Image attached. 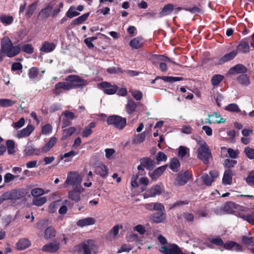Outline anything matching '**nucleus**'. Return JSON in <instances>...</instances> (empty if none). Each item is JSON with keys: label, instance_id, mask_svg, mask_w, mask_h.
Here are the masks:
<instances>
[{"label": "nucleus", "instance_id": "nucleus-34", "mask_svg": "<svg viewBox=\"0 0 254 254\" xmlns=\"http://www.w3.org/2000/svg\"><path fill=\"white\" fill-rule=\"evenodd\" d=\"M147 209L150 211L158 210L159 209H163V204L160 202L149 203L145 205Z\"/></svg>", "mask_w": 254, "mask_h": 254}, {"label": "nucleus", "instance_id": "nucleus-21", "mask_svg": "<svg viewBox=\"0 0 254 254\" xmlns=\"http://www.w3.org/2000/svg\"><path fill=\"white\" fill-rule=\"evenodd\" d=\"M238 217L246 221L249 224L254 225V208L248 213H239Z\"/></svg>", "mask_w": 254, "mask_h": 254}, {"label": "nucleus", "instance_id": "nucleus-10", "mask_svg": "<svg viewBox=\"0 0 254 254\" xmlns=\"http://www.w3.org/2000/svg\"><path fill=\"white\" fill-rule=\"evenodd\" d=\"M157 211L153 213L150 219L153 223H161L165 221L166 219V213L165 212V207L163 205V209H159Z\"/></svg>", "mask_w": 254, "mask_h": 254}, {"label": "nucleus", "instance_id": "nucleus-5", "mask_svg": "<svg viewBox=\"0 0 254 254\" xmlns=\"http://www.w3.org/2000/svg\"><path fill=\"white\" fill-rule=\"evenodd\" d=\"M65 80L70 84L71 89L83 88L88 84L87 80H84L77 75H69L65 77Z\"/></svg>", "mask_w": 254, "mask_h": 254}, {"label": "nucleus", "instance_id": "nucleus-63", "mask_svg": "<svg viewBox=\"0 0 254 254\" xmlns=\"http://www.w3.org/2000/svg\"><path fill=\"white\" fill-rule=\"evenodd\" d=\"M227 153L229 155V156L232 159L237 158L239 153V151L238 150H235L231 148L228 149Z\"/></svg>", "mask_w": 254, "mask_h": 254}, {"label": "nucleus", "instance_id": "nucleus-27", "mask_svg": "<svg viewBox=\"0 0 254 254\" xmlns=\"http://www.w3.org/2000/svg\"><path fill=\"white\" fill-rule=\"evenodd\" d=\"M24 152L27 156L40 155L39 149L36 148L33 145H26Z\"/></svg>", "mask_w": 254, "mask_h": 254}, {"label": "nucleus", "instance_id": "nucleus-28", "mask_svg": "<svg viewBox=\"0 0 254 254\" xmlns=\"http://www.w3.org/2000/svg\"><path fill=\"white\" fill-rule=\"evenodd\" d=\"M233 173L230 169H228L224 172L222 182L225 185H231L232 183Z\"/></svg>", "mask_w": 254, "mask_h": 254}, {"label": "nucleus", "instance_id": "nucleus-45", "mask_svg": "<svg viewBox=\"0 0 254 254\" xmlns=\"http://www.w3.org/2000/svg\"><path fill=\"white\" fill-rule=\"evenodd\" d=\"M6 147L8 154H13L15 153V143L12 140H7L6 141Z\"/></svg>", "mask_w": 254, "mask_h": 254}, {"label": "nucleus", "instance_id": "nucleus-20", "mask_svg": "<svg viewBox=\"0 0 254 254\" xmlns=\"http://www.w3.org/2000/svg\"><path fill=\"white\" fill-rule=\"evenodd\" d=\"M250 51L249 42L246 39L241 40L237 47V51L243 54L249 53Z\"/></svg>", "mask_w": 254, "mask_h": 254}, {"label": "nucleus", "instance_id": "nucleus-47", "mask_svg": "<svg viewBox=\"0 0 254 254\" xmlns=\"http://www.w3.org/2000/svg\"><path fill=\"white\" fill-rule=\"evenodd\" d=\"M161 79H162L165 82H174L184 80V78L183 77H174L168 76H162Z\"/></svg>", "mask_w": 254, "mask_h": 254}, {"label": "nucleus", "instance_id": "nucleus-11", "mask_svg": "<svg viewBox=\"0 0 254 254\" xmlns=\"http://www.w3.org/2000/svg\"><path fill=\"white\" fill-rule=\"evenodd\" d=\"M84 191V189L81 186H76L69 191L68 193V198L76 202L80 200V194Z\"/></svg>", "mask_w": 254, "mask_h": 254}, {"label": "nucleus", "instance_id": "nucleus-2", "mask_svg": "<svg viewBox=\"0 0 254 254\" xmlns=\"http://www.w3.org/2000/svg\"><path fill=\"white\" fill-rule=\"evenodd\" d=\"M197 158L205 165L209 163V159L212 158L210 149L206 142L202 143L197 149Z\"/></svg>", "mask_w": 254, "mask_h": 254}, {"label": "nucleus", "instance_id": "nucleus-46", "mask_svg": "<svg viewBox=\"0 0 254 254\" xmlns=\"http://www.w3.org/2000/svg\"><path fill=\"white\" fill-rule=\"evenodd\" d=\"M47 201L46 197H34L32 199V204L37 206H41Z\"/></svg>", "mask_w": 254, "mask_h": 254}, {"label": "nucleus", "instance_id": "nucleus-25", "mask_svg": "<svg viewBox=\"0 0 254 254\" xmlns=\"http://www.w3.org/2000/svg\"><path fill=\"white\" fill-rule=\"evenodd\" d=\"M34 129V127L31 124H29L25 128L20 131V132L17 134V137L18 138L26 137L30 135Z\"/></svg>", "mask_w": 254, "mask_h": 254}, {"label": "nucleus", "instance_id": "nucleus-41", "mask_svg": "<svg viewBox=\"0 0 254 254\" xmlns=\"http://www.w3.org/2000/svg\"><path fill=\"white\" fill-rule=\"evenodd\" d=\"M0 21L4 25H9L12 23L13 18L10 15L2 14L0 15Z\"/></svg>", "mask_w": 254, "mask_h": 254}, {"label": "nucleus", "instance_id": "nucleus-51", "mask_svg": "<svg viewBox=\"0 0 254 254\" xmlns=\"http://www.w3.org/2000/svg\"><path fill=\"white\" fill-rule=\"evenodd\" d=\"M242 241L243 244L248 246H254V237H248L243 236L242 237Z\"/></svg>", "mask_w": 254, "mask_h": 254}, {"label": "nucleus", "instance_id": "nucleus-49", "mask_svg": "<svg viewBox=\"0 0 254 254\" xmlns=\"http://www.w3.org/2000/svg\"><path fill=\"white\" fill-rule=\"evenodd\" d=\"M36 7H37V3L36 2H34V3L31 4L30 5H29L28 6V8L27 9L26 16L27 17H29V18L30 17L33 15L34 12H35V11L36 9Z\"/></svg>", "mask_w": 254, "mask_h": 254}, {"label": "nucleus", "instance_id": "nucleus-29", "mask_svg": "<svg viewBox=\"0 0 254 254\" xmlns=\"http://www.w3.org/2000/svg\"><path fill=\"white\" fill-rule=\"evenodd\" d=\"M96 126V123L95 122H91L82 131L81 135L83 137H88L92 133V129Z\"/></svg>", "mask_w": 254, "mask_h": 254}, {"label": "nucleus", "instance_id": "nucleus-52", "mask_svg": "<svg viewBox=\"0 0 254 254\" xmlns=\"http://www.w3.org/2000/svg\"><path fill=\"white\" fill-rule=\"evenodd\" d=\"M246 182L249 186L254 187V171H252L249 173Z\"/></svg>", "mask_w": 254, "mask_h": 254}, {"label": "nucleus", "instance_id": "nucleus-56", "mask_svg": "<svg viewBox=\"0 0 254 254\" xmlns=\"http://www.w3.org/2000/svg\"><path fill=\"white\" fill-rule=\"evenodd\" d=\"M133 248V246L129 244H125L122 245L121 248L118 250V253L123 252H128Z\"/></svg>", "mask_w": 254, "mask_h": 254}, {"label": "nucleus", "instance_id": "nucleus-64", "mask_svg": "<svg viewBox=\"0 0 254 254\" xmlns=\"http://www.w3.org/2000/svg\"><path fill=\"white\" fill-rule=\"evenodd\" d=\"M156 159L157 162L166 161L167 156L164 153L159 151L156 156Z\"/></svg>", "mask_w": 254, "mask_h": 254}, {"label": "nucleus", "instance_id": "nucleus-50", "mask_svg": "<svg viewBox=\"0 0 254 254\" xmlns=\"http://www.w3.org/2000/svg\"><path fill=\"white\" fill-rule=\"evenodd\" d=\"M39 74V69L36 67H32L28 70V76L30 79H34Z\"/></svg>", "mask_w": 254, "mask_h": 254}, {"label": "nucleus", "instance_id": "nucleus-24", "mask_svg": "<svg viewBox=\"0 0 254 254\" xmlns=\"http://www.w3.org/2000/svg\"><path fill=\"white\" fill-rule=\"evenodd\" d=\"M12 45L11 41L8 37L3 38L1 41V51L0 52H2L3 54H5Z\"/></svg>", "mask_w": 254, "mask_h": 254}, {"label": "nucleus", "instance_id": "nucleus-3", "mask_svg": "<svg viewBox=\"0 0 254 254\" xmlns=\"http://www.w3.org/2000/svg\"><path fill=\"white\" fill-rule=\"evenodd\" d=\"M165 63H171L176 65H180L166 56L163 55H154L153 56L152 59L153 64L155 66L159 64L160 68L162 72H165L167 70V65Z\"/></svg>", "mask_w": 254, "mask_h": 254}, {"label": "nucleus", "instance_id": "nucleus-37", "mask_svg": "<svg viewBox=\"0 0 254 254\" xmlns=\"http://www.w3.org/2000/svg\"><path fill=\"white\" fill-rule=\"evenodd\" d=\"M180 167V163L178 158L174 157L172 158L170 162L169 168L174 172H177L178 168Z\"/></svg>", "mask_w": 254, "mask_h": 254}, {"label": "nucleus", "instance_id": "nucleus-6", "mask_svg": "<svg viewBox=\"0 0 254 254\" xmlns=\"http://www.w3.org/2000/svg\"><path fill=\"white\" fill-rule=\"evenodd\" d=\"M140 165L137 166L138 174L143 175L145 174L144 168H146L149 171L153 170L155 167V161L148 157H144L139 159Z\"/></svg>", "mask_w": 254, "mask_h": 254}, {"label": "nucleus", "instance_id": "nucleus-31", "mask_svg": "<svg viewBox=\"0 0 254 254\" xmlns=\"http://www.w3.org/2000/svg\"><path fill=\"white\" fill-rule=\"evenodd\" d=\"M174 5L173 4L169 3L166 4L159 12L160 17H163L170 14L174 10Z\"/></svg>", "mask_w": 254, "mask_h": 254}, {"label": "nucleus", "instance_id": "nucleus-18", "mask_svg": "<svg viewBox=\"0 0 254 254\" xmlns=\"http://www.w3.org/2000/svg\"><path fill=\"white\" fill-rule=\"evenodd\" d=\"M95 173L101 177L105 179L108 175V169L107 167L102 163H100L95 167Z\"/></svg>", "mask_w": 254, "mask_h": 254}, {"label": "nucleus", "instance_id": "nucleus-60", "mask_svg": "<svg viewBox=\"0 0 254 254\" xmlns=\"http://www.w3.org/2000/svg\"><path fill=\"white\" fill-rule=\"evenodd\" d=\"M74 9V7L71 6L68 11L66 13V16L69 18H72L73 17L78 16L80 13L76 11H72V9Z\"/></svg>", "mask_w": 254, "mask_h": 254}, {"label": "nucleus", "instance_id": "nucleus-9", "mask_svg": "<svg viewBox=\"0 0 254 254\" xmlns=\"http://www.w3.org/2000/svg\"><path fill=\"white\" fill-rule=\"evenodd\" d=\"M71 89V86L69 82H59L55 85L52 90L53 93L56 96H59L63 93V91H68Z\"/></svg>", "mask_w": 254, "mask_h": 254}, {"label": "nucleus", "instance_id": "nucleus-7", "mask_svg": "<svg viewBox=\"0 0 254 254\" xmlns=\"http://www.w3.org/2000/svg\"><path fill=\"white\" fill-rule=\"evenodd\" d=\"M81 176L75 171H71L68 173L64 184L72 186L74 187L81 186Z\"/></svg>", "mask_w": 254, "mask_h": 254}, {"label": "nucleus", "instance_id": "nucleus-30", "mask_svg": "<svg viewBox=\"0 0 254 254\" xmlns=\"http://www.w3.org/2000/svg\"><path fill=\"white\" fill-rule=\"evenodd\" d=\"M95 223V220L92 217H87L84 219L79 220L77 222V225L83 227L85 226L91 225L94 224Z\"/></svg>", "mask_w": 254, "mask_h": 254}, {"label": "nucleus", "instance_id": "nucleus-38", "mask_svg": "<svg viewBox=\"0 0 254 254\" xmlns=\"http://www.w3.org/2000/svg\"><path fill=\"white\" fill-rule=\"evenodd\" d=\"M76 129L73 127H69L67 128L63 129V134L62 137V140H64L71 135H72L75 132Z\"/></svg>", "mask_w": 254, "mask_h": 254}, {"label": "nucleus", "instance_id": "nucleus-42", "mask_svg": "<svg viewBox=\"0 0 254 254\" xmlns=\"http://www.w3.org/2000/svg\"><path fill=\"white\" fill-rule=\"evenodd\" d=\"M56 231L52 227H48L45 231L44 238L47 240L51 239L56 236Z\"/></svg>", "mask_w": 254, "mask_h": 254}, {"label": "nucleus", "instance_id": "nucleus-19", "mask_svg": "<svg viewBox=\"0 0 254 254\" xmlns=\"http://www.w3.org/2000/svg\"><path fill=\"white\" fill-rule=\"evenodd\" d=\"M168 165H165L158 167L152 172H149L148 175L153 181H156L165 172Z\"/></svg>", "mask_w": 254, "mask_h": 254}, {"label": "nucleus", "instance_id": "nucleus-15", "mask_svg": "<svg viewBox=\"0 0 254 254\" xmlns=\"http://www.w3.org/2000/svg\"><path fill=\"white\" fill-rule=\"evenodd\" d=\"M162 193V190L160 186L156 185L152 187L148 190L144 194V197L145 198L148 197H154L156 195H159Z\"/></svg>", "mask_w": 254, "mask_h": 254}, {"label": "nucleus", "instance_id": "nucleus-33", "mask_svg": "<svg viewBox=\"0 0 254 254\" xmlns=\"http://www.w3.org/2000/svg\"><path fill=\"white\" fill-rule=\"evenodd\" d=\"M20 51V48L18 46H12L5 53L8 57H13L17 55Z\"/></svg>", "mask_w": 254, "mask_h": 254}, {"label": "nucleus", "instance_id": "nucleus-23", "mask_svg": "<svg viewBox=\"0 0 254 254\" xmlns=\"http://www.w3.org/2000/svg\"><path fill=\"white\" fill-rule=\"evenodd\" d=\"M59 248V243H58L56 242H53L43 246L42 247V251L45 252L53 253L57 252Z\"/></svg>", "mask_w": 254, "mask_h": 254}, {"label": "nucleus", "instance_id": "nucleus-61", "mask_svg": "<svg viewBox=\"0 0 254 254\" xmlns=\"http://www.w3.org/2000/svg\"><path fill=\"white\" fill-rule=\"evenodd\" d=\"M202 179L204 183L208 186H211L212 182L213 181V180L206 173L202 174Z\"/></svg>", "mask_w": 254, "mask_h": 254}, {"label": "nucleus", "instance_id": "nucleus-35", "mask_svg": "<svg viewBox=\"0 0 254 254\" xmlns=\"http://www.w3.org/2000/svg\"><path fill=\"white\" fill-rule=\"evenodd\" d=\"M137 105L135 102L133 100H129L126 105V109L127 112L130 115L135 111Z\"/></svg>", "mask_w": 254, "mask_h": 254}, {"label": "nucleus", "instance_id": "nucleus-8", "mask_svg": "<svg viewBox=\"0 0 254 254\" xmlns=\"http://www.w3.org/2000/svg\"><path fill=\"white\" fill-rule=\"evenodd\" d=\"M93 241L91 240H88L86 242L80 243L73 248L74 251L78 253L83 252V254H91Z\"/></svg>", "mask_w": 254, "mask_h": 254}, {"label": "nucleus", "instance_id": "nucleus-53", "mask_svg": "<svg viewBox=\"0 0 254 254\" xmlns=\"http://www.w3.org/2000/svg\"><path fill=\"white\" fill-rule=\"evenodd\" d=\"M21 50L22 52L28 54H31L34 52V48L32 45L30 44L24 45L21 48Z\"/></svg>", "mask_w": 254, "mask_h": 254}, {"label": "nucleus", "instance_id": "nucleus-62", "mask_svg": "<svg viewBox=\"0 0 254 254\" xmlns=\"http://www.w3.org/2000/svg\"><path fill=\"white\" fill-rule=\"evenodd\" d=\"M59 201H56L51 203L49 206V211L51 213L56 212L59 206Z\"/></svg>", "mask_w": 254, "mask_h": 254}, {"label": "nucleus", "instance_id": "nucleus-13", "mask_svg": "<svg viewBox=\"0 0 254 254\" xmlns=\"http://www.w3.org/2000/svg\"><path fill=\"white\" fill-rule=\"evenodd\" d=\"M101 88L103 89L105 94L107 95H113L115 94L118 89V87L117 85H112L110 83L104 81L100 84Z\"/></svg>", "mask_w": 254, "mask_h": 254}, {"label": "nucleus", "instance_id": "nucleus-58", "mask_svg": "<svg viewBox=\"0 0 254 254\" xmlns=\"http://www.w3.org/2000/svg\"><path fill=\"white\" fill-rule=\"evenodd\" d=\"M237 163V161L234 160L226 159L224 160V166L226 168H232Z\"/></svg>", "mask_w": 254, "mask_h": 254}, {"label": "nucleus", "instance_id": "nucleus-1", "mask_svg": "<svg viewBox=\"0 0 254 254\" xmlns=\"http://www.w3.org/2000/svg\"><path fill=\"white\" fill-rule=\"evenodd\" d=\"M25 195V191L23 189H14L6 191L0 196V204L5 200H16L24 197Z\"/></svg>", "mask_w": 254, "mask_h": 254}, {"label": "nucleus", "instance_id": "nucleus-40", "mask_svg": "<svg viewBox=\"0 0 254 254\" xmlns=\"http://www.w3.org/2000/svg\"><path fill=\"white\" fill-rule=\"evenodd\" d=\"M53 7L49 4L45 7L43 8L40 11L39 15L41 16L43 19H46L49 17L50 12L52 10Z\"/></svg>", "mask_w": 254, "mask_h": 254}, {"label": "nucleus", "instance_id": "nucleus-39", "mask_svg": "<svg viewBox=\"0 0 254 254\" xmlns=\"http://www.w3.org/2000/svg\"><path fill=\"white\" fill-rule=\"evenodd\" d=\"M237 80L238 83L244 86H248L250 83L249 78L245 73L238 76Z\"/></svg>", "mask_w": 254, "mask_h": 254}, {"label": "nucleus", "instance_id": "nucleus-59", "mask_svg": "<svg viewBox=\"0 0 254 254\" xmlns=\"http://www.w3.org/2000/svg\"><path fill=\"white\" fill-rule=\"evenodd\" d=\"M189 151V149L187 147L181 146L179 148L178 155L179 157H180L182 158L186 156L187 152Z\"/></svg>", "mask_w": 254, "mask_h": 254}, {"label": "nucleus", "instance_id": "nucleus-17", "mask_svg": "<svg viewBox=\"0 0 254 254\" xmlns=\"http://www.w3.org/2000/svg\"><path fill=\"white\" fill-rule=\"evenodd\" d=\"M237 55V51L233 50L230 53L224 55L223 56L219 59L216 64L222 65L228 62L232 61L236 57Z\"/></svg>", "mask_w": 254, "mask_h": 254}, {"label": "nucleus", "instance_id": "nucleus-32", "mask_svg": "<svg viewBox=\"0 0 254 254\" xmlns=\"http://www.w3.org/2000/svg\"><path fill=\"white\" fill-rule=\"evenodd\" d=\"M55 45L54 43L45 41L42 44L40 50L45 53H50L52 52L55 49Z\"/></svg>", "mask_w": 254, "mask_h": 254}, {"label": "nucleus", "instance_id": "nucleus-14", "mask_svg": "<svg viewBox=\"0 0 254 254\" xmlns=\"http://www.w3.org/2000/svg\"><path fill=\"white\" fill-rule=\"evenodd\" d=\"M192 176L191 172L188 170L183 174L179 175L176 178L175 181L178 185L183 186L189 181Z\"/></svg>", "mask_w": 254, "mask_h": 254}, {"label": "nucleus", "instance_id": "nucleus-54", "mask_svg": "<svg viewBox=\"0 0 254 254\" xmlns=\"http://www.w3.org/2000/svg\"><path fill=\"white\" fill-rule=\"evenodd\" d=\"M190 201L188 200H179L172 205H170L169 209H173L176 207H180L183 205H187L189 203Z\"/></svg>", "mask_w": 254, "mask_h": 254}, {"label": "nucleus", "instance_id": "nucleus-26", "mask_svg": "<svg viewBox=\"0 0 254 254\" xmlns=\"http://www.w3.org/2000/svg\"><path fill=\"white\" fill-rule=\"evenodd\" d=\"M31 245L30 241L27 238H22L18 240L16 244V249L19 251L23 250Z\"/></svg>", "mask_w": 254, "mask_h": 254}, {"label": "nucleus", "instance_id": "nucleus-16", "mask_svg": "<svg viewBox=\"0 0 254 254\" xmlns=\"http://www.w3.org/2000/svg\"><path fill=\"white\" fill-rule=\"evenodd\" d=\"M248 71V69L246 66L242 64H237L235 66L231 67L229 70L228 73L231 75H235L237 74H244Z\"/></svg>", "mask_w": 254, "mask_h": 254}, {"label": "nucleus", "instance_id": "nucleus-4", "mask_svg": "<svg viewBox=\"0 0 254 254\" xmlns=\"http://www.w3.org/2000/svg\"><path fill=\"white\" fill-rule=\"evenodd\" d=\"M107 123L109 126H113L119 130L124 129L127 125V120L119 115L109 116L107 119Z\"/></svg>", "mask_w": 254, "mask_h": 254}, {"label": "nucleus", "instance_id": "nucleus-55", "mask_svg": "<svg viewBox=\"0 0 254 254\" xmlns=\"http://www.w3.org/2000/svg\"><path fill=\"white\" fill-rule=\"evenodd\" d=\"M31 193L34 197H37L43 195L44 193V190L41 188H35L32 190Z\"/></svg>", "mask_w": 254, "mask_h": 254}, {"label": "nucleus", "instance_id": "nucleus-43", "mask_svg": "<svg viewBox=\"0 0 254 254\" xmlns=\"http://www.w3.org/2000/svg\"><path fill=\"white\" fill-rule=\"evenodd\" d=\"M224 76L221 74H215L211 79V83L213 86H217L223 80Z\"/></svg>", "mask_w": 254, "mask_h": 254}, {"label": "nucleus", "instance_id": "nucleus-48", "mask_svg": "<svg viewBox=\"0 0 254 254\" xmlns=\"http://www.w3.org/2000/svg\"><path fill=\"white\" fill-rule=\"evenodd\" d=\"M15 102L9 99H0V106L2 107H9L13 105Z\"/></svg>", "mask_w": 254, "mask_h": 254}, {"label": "nucleus", "instance_id": "nucleus-57", "mask_svg": "<svg viewBox=\"0 0 254 254\" xmlns=\"http://www.w3.org/2000/svg\"><path fill=\"white\" fill-rule=\"evenodd\" d=\"M244 152L248 158L251 160L254 159V149L248 146L245 148Z\"/></svg>", "mask_w": 254, "mask_h": 254}, {"label": "nucleus", "instance_id": "nucleus-36", "mask_svg": "<svg viewBox=\"0 0 254 254\" xmlns=\"http://www.w3.org/2000/svg\"><path fill=\"white\" fill-rule=\"evenodd\" d=\"M89 14L90 13L88 12L78 17L72 21L71 24L76 25L82 24L87 19Z\"/></svg>", "mask_w": 254, "mask_h": 254}, {"label": "nucleus", "instance_id": "nucleus-12", "mask_svg": "<svg viewBox=\"0 0 254 254\" xmlns=\"http://www.w3.org/2000/svg\"><path fill=\"white\" fill-rule=\"evenodd\" d=\"M160 252L163 254H180L181 249L176 244H169L167 246H162Z\"/></svg>", "mask_w": 254, "mask_h": 254}, {"label": "nucleus", "instance_id": "nucleus-22", "mask_svg": "<svg viewBox=\"0 0 254 254\" xmlns=\"http://www.w3.org/2000/svg\"><path fill=\"white\" fill-rule=\"evenodd\" d=\"M145 40L141 37H136L129 41V45L134 49L141 48L144 44Z\"/></svg>", "mask_w": 254, "mask_h": 254}, {"label": "nucleus", "instance_id": "nucleus-44", "mask_svg": "<svg viewBox=\"0 0 254 254\" xmlns=\"http://www.w3.org/2000/svg\"><path fill=\"white\" fill-rule=\"evenodd\" d=\"M224 109L225 110L230 112L239 113L241 112V110L238 105L235 103H231L228 105Z\"/></svg>", "mask_w": 254, "mask_h": 254}]
</instances>
